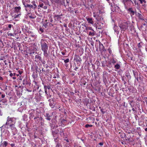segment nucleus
<instances>
[{"instance_id": "33", "label": "nucleus", "mask_w": 147, "mask_h": 147, "mask_svg": "<svg viewBox=\"0 0 147 147\" xmlns=\"http://www.w3.org/2000/svg\"><path fill=\"white\" fill-rule=\"evenodd\" d=\"M118 28L117 26L115 25L113 27V29L114 30L115 32L117 34H118L119 33V31L118 30Z\"/></svg>"}, {"instance_id": "10", "label": "nucleus", "mask_w": 147, "mask_h": 147, "mask_svg": "<svg viewBox=\"0 0 147 147\" xmlns=\"http://www.w3.org/2000/svg\"><path fill=\"white\" fill-rule=\"evenodd\" d=\"M57 117V115L55 116L54 119L52 120V123H50V126L51 127V129L55 128L57 127L58 126L57 121L56 120V118Z\"/></svg>"}, {"instance_id": "20", "label": "nucleus", "mask_w": 147, "mask_h": 147, "mask_svg": "<svg viewBox=\"0 0 147 147\" xmlns=\"http://www.w3.org/2000/svg\"><path fill=\"white\" fill-rule=\"evenodd\" d=\"M126 9L127 10V11L130 14L131 16L134 15L135 14V13H136V12L133 10L132 7H130L129 8H127V9Z\"/></svg>"}, {"instance_id": "61", "label": "nucleus", "mask_w": 147, "mask_h": 147, "mask_svg": "<svg viewBox=\"0 0 147 147\" xmlns=\"http://www.w3.org/2000/svg\"><path fill=\"white\" fill-rule=\"evenodd\" d=\"M102 67H104L105 66V65L104 62L102 63Z\"/></svg>"}, {"instance_id": "24", "label": "nucleus", "mask_w": 147, "mask_h": 147, "mask_svg": "<svg viewBox=\"0 0 147 147\" xmlns=\"http://www.w3.org/2000/svg\"><path fill=\"white\" fill-rule=\"evenodd\" d=\"M35 61L37 62H38L39 61H41L42 59L41 57L38 54H37L35 56Z\"/></svg>"}, {"instance_id": "4", "label": "nucleus", "mask_w": 147, "mask_h": 147, "mask_svg": "<svg viewBox=\"0 0 147 147\" xmlns=\"http://www.w3.org/2000/svg\"><path fill=\"white\" fill-rule=\"evenodd\" d=\"M119 27L123 31H125L129 27L132 28L133 27L132 24L128 21L124 22L119 25Z\"/></svg>"}, {"instance_id": "46", "label": "nucleus", "mask_w": 147, "mask_h": 147, "mask_svg": "<svg viewBox=\"0 0 147 147\" xmlns=\"http://www.w3.org/2000/svg\"><path fill=\"white\" fill-rule=\"evenodd\" d=\"M92 126V125H89V124H86L85 125V127L86 128H88V127H91Z\"/></svg>"}, {"instance_id": "26", "label": "nucleus", "mask_w": 147, "mask_h": 147, "mask_svg": "<svg viewBox=\"0 0 147 147\" xmlns=\"http://www.w3.org/2000/svg\"><path fill=\"white\" fill-rule=\"evenodd\" d=\"M128 90L130 92L134 93H136L137 91L136 89L133 87H130L128 88Z\"/></svg>"}, {"instance_id": "51", "label": "nucleus", "mask_w": 147, "mask_h": 147, "mask_svg": "<svg viewBox=\"0 0 147 147\" xmlns=\"http://www.w3.org/2000/svg\"><path fill=\"white\" fill-rule=\"evenodd\" d=\"M39 5L40 7H43L44 6V4L43 3H40Z\"/></svg>"}, {"instance_id": "53", "label": "nucleus", "mask_w": 147, "mask_h": 147, "mask_svg": "<svg viewBox=\"0 0 147 147\" xmlns=\"http://www.w3.org/2000/svg\"><path fill=\"white\" fill-rule=\"evenodd\" d=\"M18 72L19 74L20 75H21L22 74V73H23V72L22 70H21L18 71Z\"/></svg>"}, {"instance_id": "55", "label": "nucleus", "mask_w": 147, "mask_h": 147, "mask_svg": "<svg viewBox=\"0 0 147 147\" xmlns=\"http://www.w3.org/2000/svg\"><path fill=\"white\" fill-rule=\"evenodd\" d=\"M58 126H63V125H62V124L60 122H59V123H58Z\"/></svg>"}, {"instance_id": "50", "label": "nucleus", "mask_w": 147, "mask_h": 147, "mask_svg": "<svg viewBox=\"0 0 147 147\" xmlns=\"http://www.w3.org/2000/svg\"><path fill=\"white\" fill-rule=\"evenodd\" d=\"M49 105L52 108H54V105H53V104H52L51 103V102L49 103Z\"/></svg>"}, {"instance_id": "30", "label": "nucleus", "mask_w": 147, "mask_h": 147, "mask_svg": "<svg viewBox=\"0 0 147 147\" xmlns=\"http://www.w3.org/2000/svg\"><path fill=\"white\" fill-rule=\"evenodd\" d=\"M87 33H88L89 35L90 36H94L95 34V31L94 30H92L91 31H88L87 32Z\"/></svg>"}, {"instance_id": "44", "label": "nucleus", "mask_w": 147, "mask_h": 147, "mask_svg": "<svg viewBox=\"0 0 147 147\" xmlns=\"http://www.w3.org/2000/svg\"><path fill=\"white\" fill-rule=\"evenodd\" d=\"M60 134L61 136H63L64 135V133L63 130H61L60 131Z\"/></svg>"}, {"instance_id": "7", "label": "nucleus", "mask_w": 147, "mask_h": 147, "mask_svg": "<svg viewBox=\"0 0 147 147\" xmlns=\"http://www.w3.org/2000/svg\"><path fill=\"white\" fill-rule=\"evenodd\" d=\"M29 119H34V118L39 116V113L36 110L31 109L28 111Z\"/></svg>"}, {"instance_id": "12", "label": "nucleus", "mask_w": 147, "mask_h": 147, "mask_svg": "<svg viewBox=\"0 0 147 147\" xmlns=\"http://www.w3.org/2000/svg\"><path fill=\"white\" fill-rule=\"evenodd\" d=\"M57 113L56 112H54L52 114L48 113H45L44 115L46 119L50 121L51 119L52 115H53L55 117V116H56L55 115H57Z\"/></svg>"}, {"instance_id": "45", "label": "nucleus", "mask_w": 147, "mask_h": 147, "mask_svg": "<svg viewBox=\"0 0 147 147\" xmlns=\"http://www.w3.org/2000/svg\"><path fill=\"white\" fill-rule=\"evenodd\" d=\"M122 80L123 81H126V80H127V78H126L125 76H123L121 78Z\"/></svg>"}, {"instance_id": "5", "label": "nucleus", "mask_w": 147, "mask_h": 147, "mask_svg": "<svg viewBox=\"0 0 147 147\" xmlns=\"http://www.w3.org/2000/svg\"><path fill=\"white\" fill-rule=\"evenodd\" d=\"M21 7L20 6H17L14 7L13 8V11L15 13L17 14H15L14 16V19L16 21L19 20L21 15Z\"/></svg>"}, {"instance_id": "59", "label": "nucleus", "mask_w": 147, "mask_h": 147, "mask_svg": "<svg viewBox=\"0 0 147 147\" xmlns=\"http://www.w3.org/2000/svg\"><path fill=\"white\" fill-rule=\"evenodd\" d=\"M133 49L136 51V52H138V49H137V48L136 47H134L133 48Z\"/></svg>"}, {"instance_id": "28", "label": "nucleus", "mask_w": 147, "mask_h": 147, "mask_svg": "<svg viewBox=\"0 0 147 147\" xmlns=\"http://www.w3.org/2000/svg\"><path fill=\"white\" fill-rule=\"evenodd\" d=\"M45 95L47 96V99L50 98V97H51V95L50 94V93L49 92H48L47 91H46V92H45ZM50 100V99H49L48 100V101H49Z\"/></svg>"}, {"instance_id": "8", "label": "nucleus", "mask_w": 147, "mask_h": 147, "mask_svg": "<svg viewBox=\"0 0 147 147\" xmlns=\"http://www.w3.org/2000/svg\"><path fill=\"white\" fill-rule=\"evenodd\" d=\"M34 123L37 126H40L44 124V120L41 117H39V116L34 118Z\"/></svg>"}, {"instance_id": "2", "label": "nucleus", "mask_w": 147, "mask_h": 147, "mask_svg": "<svg viewBox=\"0 0 147 147\" xmlns=\"http://www.w3.org/2000/svg\"><path fill=\"white\" fill-rule=\"evenodd\" d=\"M16 122V119L14 117H8L7 118V122L5 125H3L0 128L4 127L6 128H9L10 127L14 126V125Z\"/></svg>"}, {"instance_id": "63", "label": "nucleus", "mask_w": 147, "mask_h": 147, "mask_svg": "<svg viewBox=\"0 0 147 147\" xmlns=\"http://www.w3.org/2000/svg\"><path fill=\"white\" fill-rule=\"evenodd\" d=\"M61 53L63 55H65L66 52L62 51L61 52Z\"/></svg>"}, {"instance_id": "18", "label": "nucleus", "mask_w": 147, "mask_h": 147, "mask_svg": "<svg viewBox=\"0 0 147 147\" xmlns=\"http://www.w3.org/2000/svg\"><path fill=\"white\" fill-rule=\"evenodd\" d=\"M42 96L40 94V93H37L35 94L34 98L36 99V102H38L42 98Z\"/></svg>"}, {"instance_id": "36", "label": "nucleus", "mask_w": 147, "mask_h": 147, "mask_svg": "<svg viewBox=\"0 0 147 147\" xmlns=\"http://www.w3.org/2000/svg\"><path fill=\"white\" fill-rule=\"evenodd\" d=\"M17 34V33H15V32L14 33V34H12V33L10 32H8L7 33V34L8 36H16Z\"/></svg>"}, {"instance_id": "42", "label": "nucleus", "mask_w": 147, "mask_h": 147, "mask_svg": "<svg viewBox=\"0 0 147 147\" xmlns=\"http://www.w3.org/2000/svg\"><path fill=\"white\" fill-rule=\"evenodd\" d=\"M12 26H13L11 24H9L8 25V27L7 28V30H11V28Z\"/></svg>"}, {"instance_id": "29", "label": "nucleus", "mask_w": 147, "mask_h": 147, "mask_svg": "<svg viewBox=\"0 0 147 147\" xmlns=\"http://www.w3.org/2000/svg\"><path fill=\"white\" fill-rule=\"evenodd\" d=\"M99 47L100 51H102L104 48V47L102 44L100 42H99Z\"/></svg>"}, {"instance_id": "22", "label": "nucleus", "mask_w": 147, "mask_h": 147, "mask_svg": "<svg viewBox=\"0 0 147 147\" xmlns=\"http://www.w3.org/2000/svg\"><path fill=\"white\" fill-rule=\"evenodd\" d=\"M63 16L62 14L60 15H55L54 16L55 20L56 21H59L61 19V17Z\"/></svg>"}, {"instance_id": "3", "label": "nucleus", "mask_w": 147, "mask_h": 147, "mask_svg": "<svg viewBox=\"0 0 147 147\" xmlns=\"http://www.w3.org/2000/svg\"><path fill=\"white\" fill-rule=\"evenodd\" d=\"M45 40L42 39L41 40L40 44L41 45V49L43 52L44 56L47 57L49 55L48 52V44L45 41Z\"/></svg>"}, {"instance_id": "15", "label": "nucleus", "mask_w": 147, "mask_h": 147, "mask_svg": "<svg viewBox=\"0 0 147 147\" xmlns=\"http://www.w3.org/2000/svg\"><path fill=\"white\" fill-rule=\"evenodd\" d=\"M30 84L29 83L28 80V79L26 78H25L22 82V86H24L25 88L30 85Z\"/></svg>"}, {"instance_id": "37", "label": "nucleus", "mask_w": 147, "mask_h": 147, "mask_svg": "<svg viewBox=\"0 0 147 147\" xmlns=\"http://www.w3.org/2000/svg\"><path fill=\"white\" fill-rule=\"evenodd\" d=\"M28 116L26 114H24L22 116V120L24 121H26L27 120Z\"/></svg>"}, {"instance_id": "32", "label": "nucleus", "mask_w": 147, "mask_h": 147, "mask_svg": "<svg viewBox=\"0 0 147 147\" xmlns=\"http://www.w3.org/2000/svg\"><path fill=\"white\" fill-rule=\"evenodd\" d=\"M8 144L7 142V141H4L3 143L0 145V147H5Z\"/></svg>"}, {"instance_id": "60", "label": "nucleus", "mask_w": 147, "mask_h": 147, "mask_svg": "<svg viewBox=\"0 0 147 147\" xmlns=\"http://www.w3.org/2000/svg\"><path fill=\"white\" fill-rule=\"evenodd\" d=\"M15 144L14 143H12L10 144V146L12 147H13L15 146Z\"/></svg>"}, {"instance_id": "17", "label": "nucleus", "mask_w": 147, "mask_h": 147, "mask_svg": "<svg viewBox=\"0 0 147 147\" xmlns=\"http://www.w3.org/2000/svg\"><path fill=\"white\" fill-rule=\"evenodd\" d=\"M108 74L105 71H103L102 74V80L104 82H107V78L108 76Z\"/></svg>"}, {"instance_id": "52", "label": "nucleus", "mask_w": 147, "mask_h": 147, "mask_svg": "<svg viewBox=\"0 0 147 147\" xmlns=\"http://www.w3.org/2000/svg\"><path fill=\"white\" fill-rule=\"evenodd\" d=\"M15 74H16V73H14L13 74L12 73H11L9 74V76L10 77H11L13 76V75L15 76Z\"/></svg>"}, {"instance_id": "40", "label": "nucleus", "mask_w": 147, "mask_h": 147, "mask_svg": "<svg viewBox=\"0 0 147 147\" xmlns=\"http://www.w3.org/2000/svg\"><path fill=\"white\" fill-rule=\"evenodd\" d=\"M86 29L87 30V32L89 30H90V31L94 30L91 27H86Z\"/></svg>"}, {"instance_id": "56", "label": "nucleus", "mask_w": 147, "mask_h": 147, "mask_svg": "<svg viewBox=\"0 0 147 147\" xmlns=\"http://www.w3.org/2000/svg\"><path fill=\"white\" fill-rule=\"evenodd\" d=\"M32 76L33 78H36L37 77L36 74V75H35V74H34L32 75Z\"/></svg>"}, {"instance_id": "31", "label": "nucleus", "mask_w": 147, "mask_h": 147, "mask_svg": "<svg viewBox=\"0 0 147 147\" xmlns=\"http://www.w3.org/2000/svg\"><path fill=\"white\" fill-rule=\"evenodd\" d=\"M59 122L61 123L63 125V126H64L65 125V123L66 122V121L64 119H61L59 121Z\"/></svg>"}, {"instance_id": "62", "label": "nucleus", "mask_w": 147, "mask_h": 147, "mask_svg": "<svg viewBox=\"0 0 147 147\" xmlns=\"http://www.w3.org/2000/svg\"><path fill=\"white\" fill-rule=\"evenodd\" d=\"M49 20L51 22H53V20L52 18H49Z\"/></svg>"}, {"instance_id": "14", "label": "nucleus", "mask_w": 147, "mask_h": 147, "mask_svg": "<svg viewBox=\"0 0 147 147\" xmlns=\"http://www.w3.org/2000/svg\"><path fill=\"white\" fill-rule=\"evenodd\" d=\"M55 128L51 129L52 135L53 137H57L58 133L59 131L58 129H55Z\"/></svg>"}, {"instance_id": "23", "label": "nucleus", "mask_w": 147, "mask_h": 147, "mask_svg": "<svg viewBox=\"0 0 147 147\" xmlns=\"http://www.w3.org/2000/svg\"><path fill=\"white\" fill-rule=\"evenodd\" d=\"M10 127L11 128V129L12 131L13 136L15 135L18 132V131L16 129V128L14 127V126Z\"/></svg>"}, {"instance_id": "41", "label": "nucleus", "mask_w": 147, "mask_h": 147, "mask_svg": "<svg viewBox=\"0 0 147 147\" xmlns=\"http://www.w3.org/2000/svg\"><path fill=\"white\" fill-rule=\"evenodd\" d=\"M38 31L39 32L40 34H41L44 32L43 29L42 28H40Z\"/></svg>"}, {"instance_id": "43", "label": "nucleus", "mask_w": 147, "mask_h": 147, "mask_svg": "<svg viewBox=\"0 0 147 147\" xmlns=\"http://www.w3.org/2000/svg\"><path fill=\"white\" fill-rule=\"evenodd\" d=\"M62 60H64L65 63H66L69 62V59H62Z\"/></svg>"}, {"instance_id": "6", "label": "nucleus", "mask_w": 147, "mask_h": 147, "mask_svg": "<svg viewBox=\"0 0 147 147\" xmlns=\"http://www.w3.org/2000/svg\"><path fill=\"white\" fill-rule=\"evenodd\" d=\"M27 105V102L25 100L18 102L17 103V106L19 107L18 109V111L22 112L23 110H26Z\"/></svg>"}, {"instance_id": "54", "label": "nucleus", "mask_w": 147, "mask_h": 147, "mask_svg": "<svg viewBox=\"0 0 147 147\" xmlns=\"http://www.w3.org/2000/svg\"><path fill=\"white\" fill-rule=\"evenodd\" d=\"M127 80H126V81H123V82L124 84L125 85L127 83V82H129V81H127Z\"/></svg>"}, {"instance_id": "58", "label": "nucleus", "mask_w": 147, "mask_h": 147, "mask_svg": "<svg viewBox=\"0 0 147 147\" xmlns=\"http://www.w3.org/2000/svg\"><path fill=\"white\" fill-rule=\"evenodd\" d=\"M133 1L134 2L135 5H136L138 4V3L137 2L136 0H134V1Z\"/></svg>"}, {"instance_id": "57", "label": "nucleus", "mask_w": 147, "mask_h": 147, "mask_svg": "<svg viewBox=\"0 0 147 147\" xmlns=\"http://www.w3.org/2000/svg\"><path fill=\"white\" fill-rule=\"evenodd\" d=\"M64 140L66 141L67 142H69V140L67 139V138H65Z\"/></svg>"}, {"instance_id": "21", "label": "nucleus", "mask_w": 147, "mask_h": 147, "mask_svg": "<svg viewBox=\"0 0 147 147\" xmlns=\"http://www.w3.org/2000/svg\"><path fill=\"white\" fill-rule=\"evenodd\" d=\"M42 84L44 85V89L45 91V92L46 91H47V89H48L49 90H52V89L51 88V86L49 84H47V85H44L43 83Z\"/></svg>"}, {"instance_id": "35", "label": "nucleus", "mask_w": 147, "mask_h": 147, "mask_svg": "<svg viewBox=\"0 0 147 147\" xmlns=\"http://www.w3.org/2000/svg\"><path fill=\"white\" fill-rule=\"evenodd\" d=\"M125 76L127 77V81H129L131 78V76L129 73H126L125 74Z\"/></svg>"}, {"instance_id": "39", "label": "nucleus", "mask_w": 147, "mask_h": 147, "mask_svg": "<svg viewBox=\"0 0 147 147\" xmlns=\"http://www.w3.org/2000/svg\"><path fill=\"white\" fill-rule=\"evenodd\" d=\"M54 139V141L55 142L56 145L57 144V143H59L58 140L57 139L58 138L57 137H53Z\"/></svg>"}, {"instance_id": "49", "label": "nucleus", "mask_w": 147, "mask_h": 147, "mask_svg": "<svg viewBox=\"0 0 147 147\" xmlns=\"http://www.w3.org/2000/svg\"><path fill=\"white\" fill-rule=\"evenodd\" d=\"M100 111L102 114H104L106 112V111L104 110L103 109H101Z\"/></svg>"}, {"instance_id": "11", "label": "nucleus", "mask_w": 147, "mask_h": 147, "mask_svg": "<svg viewBox=\"0 0 147 147\" xmlns=\"http://www.w3.org/2000/svg\"><path fill=\"white\" fill-rule=\"evenodd\" d=\"M122 2L123 4L125 9H127L128 7L131 5V3L133 4V2L131 0H122Z\"/></svg>"}, {"instance_id": "25", "label": "nucleus", "mask_w": 147, "mask_h": 147, "mask_svg": "<svg viewBox=\"0 0 147 147\" xmlns=\"http://www.w3.org/2000/svg\"><path fill=\"white\" fill-rule=\"evenodd\" d=\"M86 20L88 23L93 24L94 23L93 21L92 18H89L86 17Z\"/></svg>"}, {"instance_id": "48", "label": "nucleus", "mask_w": 147, "mask_h": 147, "mask_svg": "<svg viewBox=\"0 0 147 147\" xmlns=\"http://www.w3.org/2000/svg\"><path fill=\"white\" fill-rule=\"evenodd\" d=\"M107 66L109 68H111L112 67L111 63H109L107 64Z\"/></svg>"}, {"instance_id": "13", "label": "nucleus", "mask_w": 147, "mask_h": 147, "mask_svg": "<svg viewBox=\"0 0 147 147\" xmlns=\"http://www.w3.org/2000/svg\"><path fill=\"white\" fill-rule=\"evenodd\" d=\"M32 5L29 4L30 7H29V12L28 13H31V11L32 9H35L37 7V5L36 4V2L35 1L33 0L31 2Z\"/></svg>"}, {"instance_id": "16", "label": "nucleus", "mask_w": 147, "mask_h": 147, "mask_svg": "<svg viewBox=\"0 0 147 147\" xmlns=\"http://www.w3.org/2000/svg\"><path fill=\"white\" fill-rule=\"evenodd\" d=\"M22 1L23 4L25 7V10L28 13L29 7H30V6L29 5V4H28V3L26 4V2L25 0H22Z\"/></svg>"}, {"instance_id": "9", "label": "nucleus", "mask_w": 147, "mask_h": 147, "mask_svg": "<svg viewBox=\"0 0 147 147\" xmlns=\"http://www.w3.org/2000/svg\"><path fill=\"white\" fill-rule=\"evenodd\" d=\"M111 62L114 65V67L115 69V70L120 69L122 65L121 63L116 59H113L111 60Z\"/></svg>"}, {"instance_id": "38", "label": "nucleus", "mask_w": 147, "mask_h": 147, "mask_svg": "<svg viewBox=\"0 0 147 147\" xmlns=\"http://www.w3.org/2000/svg\"><path fill=\"white\" fill-rule=\"evenodd\" d=\"M133 72L135 78H136V76H137L138 74V73L136 71V70H133Z\"/></svg>"}, {"instance_id": "47", "label": "nucleus", "mask_w": 147, "mask_h": 147, "mask_svg": "<svg viewBox=\"0 0 147 147\" xmlns=\"http://www.w3.org/2000/svg\"><path fill=\"white\" fill-rule=\"evenodd\" d=\"M56 147H62V146L59 143L57 144L56 145Z\"/></svg>"}, {"instance_id": "19", "label": "nucleus", "mask_w": 147, "mask_h": 147, "mask_svg": "<svg viewBox=\"0 0 147 147\" xmlns=\"http://www.w3.org/2000/svg\"><path fill=\"white\" fill-rule=\"evenodd\" d=\"M74 60H75L78 63H80L82 60L80 57L78 55H75Z\"/></svg>"}, {"instance_id": "64", "label": "nucleus", "mask_w": 147, "mask_h": 147, "mask_svg": "<svg viewBox=\"0 0 147 147\" xmlns=\"http://www.w3.org/2000/svg\"><path fill=\"white\" fill-rule=\"evenodd\" d=\"M103 12L100 10H99V13L101 14H103Z\"/></svg>"}, {"instance_id": "27", "label": "nucleus", "mask_w": 147, "mask_h": 147, "mask_svg": "<svg viewBox=\"0 0 147 147\" xmlns=\"http://www.w3.org/2000/svg\"><path fill=\"white\" fill-rule=\"evenodd\" d=\"M136 16L138 17V18L142 20H144V19L143 18V17L142 15L140 13H139L136 12Z\"/></svg>"}, {"instance_id": "1", "label": "nucleus", "mask_w": 147, "mask_h": 147, "mask_svg": "<svg viewBox=\"0 0 147 147\" xmlns=\"http://www.w3.org/2000/svg\"><path fill=\"white\" fill-rule=\"evenodd\" d=\"M98 13H96V12L93 13V17L95 18L97 23L96 25V29H101L103 27L104 23L103 21L102 22L103 18L101 16L98 15Z\"/></svg>"}, {"instance_id": "34", "label": "nucleus", "mask_w": 147, "mask_h": 147, "mask_svg": "<svg viewBox=\"0 0 147 147\" xmlns=\"http://www.w3.org/2000/svg\"><path fill=\"white\" fill-rule=\"evenodd\" d=\"M143 43L142 42H141L138 43V50L140 51V48L142 47V46H143Z\"/></svg>"}]
</instances>
